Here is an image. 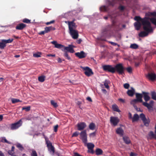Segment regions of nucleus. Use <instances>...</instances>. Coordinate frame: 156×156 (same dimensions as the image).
Instances as JSON below:
<instances>
[{"label": "nucleus", "mask_w": 156, "mask_h": 156, "mask_svg": "<svg viewBox=\"0 0 156 156\" xmlns=\"http://www.w3.org/2000/svg\"><path fill=\"white\" fill-rule=\"evenodd\" d=\"M103 70L106 72L114 73L115 72V69L112 66L110 65H104L102 66Z\"/></svg>", "instance_id": "nucleus-4"}, {"label": "nucleus", "mask_w": 156, "mask_h": 156, "mask_svg": "<svg viewBox=\"0 0 156 156\" xmlns=\"http://www.w3.org/2000/svg\"><path fill=\"white\" fill-rule=\"evenodd\" d=\"M46 31H45V29H44V31H41L38 34L40 35H41L42 34H45L47 33V32Z\"/></svg>", "instance_id": "nucleus-57"}, {"label": "nucleus", "mask_w": 156, "mask_h": 156, "mask_svg": "<svg viewBox=\"0 0 156 156\" xmlns=\"http://www.w3.org/2000/svg\"><path fill=\"white\" fill-rule=\"evenodd\" d=\"M55 22V20H51V21H50V22H47V23H45L46 24V25H49L51 24V23H54Z\"/></svg>", "instance_id": "nucleus-54"}, {"label": "nucleus", "mask_w": 156, "mask_h": 156, "mask_svg": "<svg viewBox=\"0 0 156 156\" xmlns=\"http://www.w3.org/2000/svg\"><path fill=\"white\" fill-rule=\"evenodd\" d=\"M119 121V119L117 117L112 116L110 117V122L115 126H116L117 125Z\"/></svg>", "instance_id": "nucleus-13"}, {"label": "nucleus", "mask_w": 156, "mask_h": 156, "mask_svg": "<svg viewBox=\"0 0 156 156\" xmlns=\"http://www.w3.org/2000/svg\"><path fill=\"white\" fill-rule=\"evenodd\" d=\"M110 42L112 45L114 46L118 45V47L119 46V45L117 44V43L112 42Z\"/></svg>", "instance_id": "nucleus-59"}, {"label": "nucleus", "mask_w": 156, "mask_h": 156, "mask_svg": "<svg viewBox=\"0 0 156 156\" xmlns=\"http://www.w3.org/2000/svg\"><path fill=\"white\" fill-rule=\"evenodd\" d=\"M139 119V116L137 114H135L134 115L133 117L132 118V121L133 122L137 121Z\"/></svg>", "instance_id": "nucleus-29"}, {"label": "nucleus", "mask_w": 156, "mask_h": 156, "mask_svg": "<svg viewBox=\"0 0 156 156\" xmlns=\"http://www.w3.org/2000/svg\"><path fill=\"white\" fill-rule=\"evenodd\" d=\"M69 33L71 35L72 38L74 39H76L78 37V31L72 28H70Z\"/></svg>", "instance_id": "nucleus-10"}, {"label": "nucleus", "mask_w": 156, "mask_h": 156, "mask_svg": "<svg viewBox=\"0 0 156 156\" xmlns=\"http://www.w3.org/2000/svg\"><path fill=\"white\" fill-rule=\"evenodd\" d=\"M86 99L87 100H88V101H89V102H92V100L91 98L89 97H87V98Z\"/></svg>", "instance_id": "nucleus-62"}, {"label": "nucleus", "mask_w": 156, "mask_h": 156, "mask_svg": "<svg viewBox=\"0 0 156 156\" xmlns=\"http://www.w3.org/2000/svg\"><path fill=\"white\" fill-rule=\"evenodd\" d=\"M115 71H116L119 74H122L124 73L125 69L122 64L121 63L117 64L115 66Z\"/></svg>", "instance_id": "nucleus-6"}, {"label": "nucleus", "mask_w": 156, "mask_h": 156, "mask_svg": "<svg viewBox=\"0 0 156 156\" xmlns=\"http://www.w3.org/2000/svg\"><path fill=\"white\" fill-rule=\"evenodd\" d=\"M31 156H37V154L36 151L33 150H32V152L31 153Z\"/></svg>", "instance_id": "nucleus-45"}, {"label": "nucleus", "mask_w": 156, "mask_h": 156, "mask_svg": "<svg viewBox=\"0 0 156 156\" xmlns=\"http://www.w3.org/2000/svg\"><path fill=\"white\" fill-rule=\"evenodd\" d=\"M73 46L72 45H69L68 47H64V50H63L64 51L66 50L67 51L71 53H73L74 52V50L73 48Z\"/></svg>", "instance_id": "nucleus-16"}, {"label": "nucleus", "mask_w": 156, "mask_h": 156, "mask_svg": "<svg viewBox=\"0 0 156 156\" xmlns=\"http://www.w3.org/2000/svg\"><path fill=\"white\" fill-rule=\"evenodd\" d=\"M143 28L145 31H141L139 34V36L140 37L147 36L148 34L153 32V29L151 26V23H149L143 26Z\"/></svg>", "instance_id": "nucleus-1"}, {"label": "nucleus", "mask_w": 156, "mask_h": 156, "mask_svg": "<svg viewBox=\"0 0 156 156\" xmlns=\"http://www.w3.org/2000/svg\"><path fill=\"white\" fill-rule=\"evenodd\" d=\"M151 98L152 99L156 100V93L152 92L151 93Z\"/></svg>", "instance_id": "nucleus-40"}, {"label": "nucleus", "mask_w": 156, "mask_h": 156, "mask_svg": "<svg viewBox=\"0 0 156 156\" xmlns=\"http://www.w3.org/2000/svg\"><path fill=\"white\" fill-rule=\"evenodd\" d=\"M45 139L48 151L51 154L53 155L55 152L54 147L52 145L50 141L48 140L47 138L46 137H45Z\"/></svg>", "instance_id": "nucleus-3"}, {"label": "nucleus", "mask_w": 156, "mask_h": 156, "mask_svg": "<svg viewBox=\"0 0 156 156\" xmlns=\"http://www.w3.org/2000/svg\"><path fill=\"white\" fill-rule=\"evenodd\" d=\"M147 15L150 16H154L156 17V12H149L148 14H147ZM150 20L151 23L156 26V18H152L149 19V21Z\"/></svg>", "instance_id": "nucleus-11"}, {"label": "nucleus", "mask_w": 156, "mask_h": 156, "mask_svg": "<svg viewBox=\"0 0 156 156\" xmlns=\"http://www.w3.org/2000/svg\"><path fill=\"white\" fill-rule=\"evenodd\" d=\"M30 106H28L27 107H23L22 108V110H25L26 112H28L30 110Z\"/></svg>", "instance_id": "nucleus-48"}, {"label": "nucleus", "mask_w": 156, "mask_h": 156, "mask_svg": "<svg viewBox=\"0 0 156 156\" xmlns=\"http://www.w3.org/2000/svg\"><path fill=\"white\" fill-rule=\"evenodd\" d=\"M129 115V118L130 119H132V114L130 113L129 112L128 114Z\"/></svg>", "instance_id": "nucleus-63"}, {"label": "nucleus", "mask_w": 156, "mask_h": 156, "mask_svg": "<svg viewBox=\"0 0 156 156\" xmlns=\"http://www.w3.org/2000/svg\"><path fill=\"white\" fill-rule=\"evenodd\" d=\"M58 125H55L54 127V131L55 132H56L58 130Z\"/></svg>", "instance_id": "nucleus-56"}, {"label": "nucleus", "mask_w": 156, "mask_h": 156, "mask_svg": "<svg viewBox=\"0 0 156 156\" xmlns=\"http://www.w3.org/2000/svg\"><path fill=\"white\" fill-rule=\"evenodd\" d=\"M156 135L154 134L152 131H150L148 134V139H151L154 138Z\"/></svg>", "instance_id": "nucleus-24"}, {"label": "nucleus", "mask_w": 156, "mask_h": 156, "mask_svg": "<svg viewBox=\"0 0 156 156\" xmlns=\"http://www.w3.org/2000/svg\"><path fill=\"white\" fill-rule=\"evenodd\" d=\"M46 56L55 57V54H48Z\"/></svg>", "instance_id": "nucleus-58"}, {"label": "nucleus", "mask_w": 156, "mask_h": 156, "mask_svg": "<svg viewBox=\"0 0 156 156\" xmlns=\"http://www.w3.org/2000/svg\"><path fill=\"white\" fill-rule=\"evenodd\" d=\"M22 121L21 119L19 120L17 122L14 123L12 124L11 125V130H15L18 129L22 125Z\"/></svg>", "instance_id": "nucleus-9"}, {"label": "nucleus", "mask_w": 156, "mask_h": 156, "mask_svg": "<svg viewBox=\"0 0 156 156\" xmlns=\"http://www.w3.org/2000/svg\"><path fill=\"white\" fill-rule=\"evenodd\" d=\"M149 17H145L143 18H141L139 16H136L134 17L135 20L137 22H141L143 26L151 23L149 21Z\"/></svg>", "instance_id": "nucleus-2"}, {"label": "nucleus", "mask_w": 156, "mask_h": 156, "mask_svg": "<svg viewBox=\"0 0 156 156\" xmlns=\"http://www.w3.org/2000/svg\"><path fill=\"white\" fill-rule=\"evenodd\" d=\"M129 84L127 83H126L124 84L123 87L124 88L126 89H128L129 88Z\"/></svg>", "instance_id": "nucleus-51"}, {"label": "nucleus", "mask_w": 156, "mask_h": 156, "mask_svg": "<svg viewBox=\"0 0 156 156\" xmlns=\"http://www.w3.org/2000/svg\"><path fill=\"white\" fill-rule=\"evenodd\" d=\"M95 126V124L94 123L92 122L90 124L89 126V127L90 129L93 130L94 129Z\"/></svg>", "instance_id": "nucleus-36"}, {"label": "nucleus", "mask_w": 156, "mask_h": 156, "mask_svg": "<svg viewBox=\"0 0 156 156\" xmlns=\"http://www.w3.org/2000/svg\"><path fill=\"white\" fill-rule=\"evenodd\" d=\"M74 20H73L72 21L68 22L69 30H70V28H72L73 29L76 28V23L74 22Z\"/></svg>", "instance_id": "nucleus-23"}, {"label": "nucleus", "mask_w": 156, "mask_h": 156, "mask_svg": "<svg viewBox=\"0 0 156 156\" xmlns=\"http://www.w3.org/2000/svg\"><path fill=\"white\" fill-rule=\"evenodd\" d=\"M130 156H136V155L133 152H131L130 154Z\"/></svg>", "instance_id": "nucleus-64"}, {"label": "nucleus", "mask_w": 156, "mask_h": 156, "mask_svg": "<svg viewBox=\"0 0 156 156\" xmlns=\"http://www.w3.org/2000/svg\"><path fill=\"white\" fill-rule=\"evenodd\" d=\"M134 92V89L132 88L131 90H129L127 91V94L129 96L132 97L133 95Z\"/></svg>", "instance_id": "nucleus-25"}, {"label": "nucleus", "mask_w": 156, "mask_h": 156, "mask_svg": "<svg viewBox=\"0 0 156 156\" xmlns=\"http://www.w3.org/2000/svg\"><path fill=\"white\" fill-rule=\"evenodd\" d=\"M126 69L127 71L129 73H130L132 72V68L130 67L127 68Z\"/></svg>", "instance_id": "nucleus-55"}, {"label": "nucleus", "mask_w": 156, "mask_h": 156, "mask_svg": "<svg viewBox=\"0 0 156 156\" xmlns=\"http://www.w3.org/2000/svg\"><path fill=\"white\" fill-rule=\"evenodd\" d=\"M101 91H102V92L104 94H106L107 92L106 90L105 89H102Z\"/></svg>", "instance_id": "nucleus-61"}, {"label": "nucleus", "mask_w": 156, "mask_h": 156, "mask_svg": "<svg viewBox=\"0 0 156 156\" xmlns=\"http://www.w3.org/2000/svg\"><path fill=\"white\" fill-rule=\"evenodd\" d=\"M142 104L143 105L147 107V108L149 110L151 109V108H152L151 105H150V104L147 103V102H142Z\"/></svg>", "instance_id": "nucleus-28"}, {"label": "nucleus", "mask_w": 156, "mask_h": 156, "mask_svg": "<svg viewBox=\"0 0 156 156\" xmlns=\"http://www.w3.org/2000/svg\"><path fill=\"white\" fill-rule=\"evenodd\" d=\"M116 132L117 134H119L120 136H123L124 134V131L122 128L119 127L116 130Z\"/></svg>", "instance_id": "nucleus-22"}, {"label": "nucleus", "mask_w": 156, "mask_h": 156, "mask_svg": "<svg viewBox=\"0 0 156 156\" xmlns=\"http://www.w3.org/2000/svg\"><path fill=\"white\" fill-rule=\"evenodd\" d=\"M87 126L86 124L84 122H80L77 124V129L81 131L83 130Z\"/></svg>", "instance_id": "nucleus-14"}, {"label": "nucleus", "mask_w": 156, "mask_h": 156, "mask_svg": "<svg viewBox=\"0 0 156 156\" xmlns=\"http://www.w3.org/2000/svg\"><path fill=\"white\" fill-rule=\"evenodd\" d=\"M85 146H87L88 149V153L94 154V151L93 150V148L94 147V144L91 143H87L86 142V144H84Z\"/></svg>", "instance_id": "nucleus-7"}, {"label": "nucleus", "mask_w": 156, "mask_h": 156, "mask_svg": "<svg viewBox=\"0 0 156 156\" xmlns=\"http://www.w3.org/2000/svg\"><path fill=\"white\" fill-rule=\"evenodd\" d=\"M27 26V25L23 23H20L18 24L17 25L16 27V30H23Z\"/></svg>", "instance_id": "nucleus-17"}, {"label": "nucleus", "mask_w": 156, "mask_h": 156, "mask_svg": "<svg viewBox=\"0 0 156 156\" xmlns=\"http://www.w3.org/2000/svg\"><path fill=\"white\" fill-rule=\"evenodd\" d=\"M126 6L122 5L121 4H119L118 8V9L121 12H123L126 9Z\"/></svg>", "instance_id": "nucleus-30"}, {"label": "nucleus", "mask_w": 156, "mask_h": 156, "mask_svg": "<svg viewBox=\"0 0 156 156\" xmlns=\"http://www.w3.org/2000/svg\"><path fill=\"white\" fill-rule=\"evenodd\" d=\"M134 25L136 29L137 30H139L140 28L141 23L140 22H136L134 23Z\"/></svg>", "instance_id": "nucleus-27"}, {"label": "nucleus", "mask_w": 156, "mask_h": 156, "mask_svg": "<svg viewBox=\"0 0 156 156\" xmlns=\"http://www.w3.org/2000/svg\"><path fill=\"white\" fill-rule=\"evenodd\" d=\"M100 10L102 11H105L106 10V7L105 6H102L100 8Z\"/></svg>", "instance_id": "nucleus-52"}, {"label": "nucleus", "mask_w": 156, "mask_h": 156, "mask_svg": "<svg viewBox=\"0 0 156 156\" xmlns=\"http://www.w3.org/2000/svg\"><path fill=\"white\" fill-rule=\"evenodd\" d=\"M139 47V46L137 44L134 43L131 44L130 46V48H131L133 49H137Z\"/></svg>", "instance_id": "nucleus-31"}, {"label": "nucleus", "mask_w": 156, "mask_h": 156, "mask_svg": "<svg viewBox=\"0 0 156 156\" xmlns=\"http://www.w3.org/2000/svg\"><path fill=\"white\" fill-rule=\"evenodd\" d=\"M122 139L124 142L126 144H129L131 143V141L129 137L126 136H122Z\"/></svg>", "instance_id": "nucleus-18"}, {"label": "nucleus", "mask_w": 156, "mask_h": 156, "mask_svg": "<svg viewBox=\"0 0 156 156\" xmlns=\"http://www.w3.org/2000/svg\"><path fill=\"white\" fill-rule=\"evenodd\" d=\"M45 76H40L38 78V80L39 81L41 82H43L45 80Z\"/></svg>", "instance_id": "nucleus-35"}, {"label": "nucleus", "mask_w": 156, "mask_h": 156, "mask_svg": "<svg viewBox=\"0 0 156 156\" xmlns=\"http://www.w3.org/2000/svg\"><path fill=\"white\" fill-rule=\"evenodd\" d=\"M142 94L143 95L144 99L146 102H147L150 100V98L149 96V93L143 91L142 92Z\"/></svg>", "instance_id": "nucleus-19"}, {"label": "nucleus", "mask_w": 156, "mask_h": 156, "mask_svg": "<svg viewBox=\"0 0 156 156\" xmlns=\"http://www.w3.org/2000/svg\"><path fill=\"white\" fill-rule=\"evenodd\" d=\"M65 53L64 55V56L67 59L69 60L71 59V58L70 56L69 55L67 52L66 51H64Z\"/></svg>", "instance_id": "nucleus-42"}, {"label": "nucleus", "mask_w": 156, "mask_h": 156, "mask_svg": "<svg viewBox=\"0 0 156 156\" xmlns=\"http://www.w3.org/2000/svg\"><path fill=\"white\" fill-rule=\"evenodd\" d=\"M79 135V133L78 132L76 131L74 132L72 135V137H76Z\"/></svg>", "instance_id": "nucleus-50"}, {"label": "nucleus", "mask_w": 156, "mask_h": 156, "mask_svg": "<svg viewBox=\"0 0 156 156\" xmlns=\"http://www.w3.org/2000/svg\"><path fill=\"white\" fill-rule=\"evenodd\" d=\"M84 70V73L85 75L88 76H89L93 74L92 70L88 67H86L82 68Z\"/></svg>", "instance_id": "nucleus-12"}, {"label": "nucleus", "mask_w": 156, "mask_h": 156, "mask_svg": "<svg viewBox=\"0 0 156 156\" xmlns=\"http://www.w3.org/2000/svg\"><path fill=\"white\" fill-rule=\"evenodd\" d=\"M81 139L82 140L84 144H86L87 142V136L86 133V130H85L81 132L80 133Z\"/></svg>", "instance_id": "nucleus-8"}, {"label": "nucleus", "mask_w": 156, "mask_h": 156, "mask_svg": "<svg viewBox=\"0 0 156 156\" xmlns=\"http://www.w3.org/2000/svg\"><path fill=\"white\" fill-rule=\"evenodd\" d=\"M143 121L144 124V125L146 126H148L149 121L147 120L146 118L143 120Z\"/></svg>", "instance_id": "nucleus-39"}, {"label": "nucleus", "mask_w": 156, "mask_h": 156, "mask_svg": "<svg viewBox=\"0 0 156 156\" xmlns=\"http://www.w3.org/2000/svg\"><path fill=\"white\" fill-rule=\"evenodd\" d=\"M147 77L149 79L154 80L156 79V75L154 73H149L147 76Z\"/></svg>", "instance_id": "nucleus-21"}, {"label": "nucleus", "mask_w": 156, "mask_h": 156, "mask_svg": "<svg viewBox=\"0 0 156 156\" xmlns=\"http://www.w3.org/2000/svg\"><path fill=\"white\" fill-rule=\"evenodd\" d=\"M140 117L142 121L146 118L145 115L143 113L140 115Z\"/></svg>", "instance_id": "nucleus-49"}, {"label": "nucleus", "mask_w": 156, "mask_h": 156, "mask_svg": "<svg viewBox=\"0 0 156 156\" xmlns=\"http://www.w3.org/2000/svg\"><path fill=\"white\" fill-rule=\"evenodd\" d=\"M30 21V20H29L27 18H25L23 19L22 22L24 23H31Z\"/></svg>", "instance_id": "nucleus-46"}, {"label": "nucleus", "mask_w": 156, "mask_h": 156, "mask_svg": "<svg viewBox=\"0 0 156 156\" xmlns=\"http://www.w3.org/2000/svg\"><path fill=\"white\" fill-rule=\"evenodd\" d=\"M41 53L40 52H38L37 53L34 54H33V56L34 57L38 58L41 57Z\"/></svg>", "instance_id": "nucleus-41"}, {"label": "nucleus", "mask_w": 156, "mask_h": 156, "mask_svg": "<svg viewBox=\"0 0 156 156\" xmlns=\"http://www.w3.org/2000/svg\"><path fill=\"white\" fill-rule=\"evenodd\" d=\"M103 151L101 149L98 148V155H102L103 154Z\"/></svg>", "instance_id": "nucleus-53"}, {"label": "nucleus", "mask_w": 156, "mask_h": 156, "mask_svg": "<svg viewBox=\"0 0 156 156\" xmlns=\"http://www.w3.org/2000/svg\"><path fill=\"white\" fill-rule=\"evenodd\" d=\"M11 101L13 104L16 103L18 102H22V101H20L19 99L14 98H12L11 99Z\"/></svg>", "instance_id": "nucleus-37"}, {"label": "nucleus", "mask_w": 156, "mask_h": 156, "mask_svg": "<svg viewBox=\"0 0 156 156\" xmlns=\"http://www.w3.org/2000/svg\"><path fill=\"white\" fill-rule=\"evenodd\" d=\"M44 29H45L47 33H48L51 30H55V28L54 27L52 26H50L48 27H46L44 28Z\"/></svg>", "instance_id": "nucleus-26"}, {"label": "nucleus", "mask_w": 156, "mask_h": 156, "mask_svg": "<svg viewBox=\"0 0 156 156\" xmlns=\"http://www.w3.org/2000/svg\"><path fill=\"white\" fill-rule=\"evenodd\" d=\"M51 43L55 45V47L58 48H61L64 46L61 44H58L56 41H53L51 42Z\"/></svg>", "instance_id": "nucleus-20"}, {"label": "nucleus", "mask_w": 156, "mask_h": 156, "mask_svg": "<svg viewBox=\"0 0 156 156\" xmlns=\"http://www.w3.org/2000/svg\"><path fill=\"white\" fill-rule=\"evenodd\" d=\"M103 83L104 85L105 86V87L107 89H108L109 88V86L108 85L109 81L107 80H105Z\"/></svg>", "instance_id": "nucleus-38"}, {"label": "nucleus", "mask_w": 156, "mask_h": 156, "mask_svg": "<svg viewBox=\"0 0 156 156\" xmlns=\"http://www.w3.org/2000/svg\"><path fill=\"white\" fill-rule=\"evenodd\" d=\"M6 46V44L2 40L1 42H0V48L2 49H3Z\"/></svg>", "instance_id": "nucleus-33"}, {"label": "nucleus", "mask_w": 156, "mask_h": 156, "mask_svg": "<svg viewBox=\"0 0 156 156\" xmlns=\"http://www.w3.org/2000/svg\"><path fill=\"white\" fill-rule=\"evenodd\" d=\"M16 147L19 149V150L20 151H22L24 149V148L20 144H18L16 145Z\"/></svg>", "instance_id": "nucleus-44"}, {"label": "nucleus", "mask_w": 156, "mask_h": 156, "mask_svg": "<svg viewBox=\"0 0 156 156\" xmlns=\"http://www.w3.org/2000/svg\"><path fill=\"white\" fill-rule=\"evenodd\" d=\"M75 55L80 59L84 58L86 56V54L83 51H81L80 52H78L75 53Z\"/></svg>", "instance_id": "nucleus-15"}, {"label": "nucleus", "mask_w": 156, "mask_h": 156, "mask_svg": "<svg viewBox=\"0 0 156 156\" xmlns=\"http://www.w3.org/2000/svg\"><path fill=\"white\" fill-rule=\"evenodd\" d=\"M73 156H82L79 154L78 153L75 152L74 153Z\"/></svg>", "instance_id": "nucleus-60"}, {"label": "nucleus", "mask_w": 156, "mask_h": 156, "mask_svg": "<svg viewBox=\"0 0 156 156\" xmlns=\"http://www.w3.org/2000/svg\"><path fill=\"white\" fill-rule=\"evenodd\" d=\"M5 44L7 43H11L12 42L13 40V39H9L8 40H3Z\"/></svg>", "instance_id": "nucleus-43"}, {"label": "nucleus", "mask_w": 156, "mask_h": 156, "mask_svg": "<svg viewBox=\"0 0 156 156\" xmlns=\"http://www.w3.org/2000/svg\"><path fill=\"white\" fill-rule=\"evenodd\" d=\"M112 108L113 110L114 111L119 112H120V110L118 108V106L116 105H113L112 106Z\"/></svg>", "instance_id": "nucleus-32"}, {"label": "nucleus", "mask_w": 156, "mask_h": 156, "mask_svg": "<svg viewBox=\"0 0 156 156\" xmlns=\"http://www.w3.org/2000/svg\"><path fill=\"white\" fill-rule=\"evenodd\" d=\"M136 99H134L131 101L132 104H135L137 102H143L142 99L143 94L136 93Z\"/></svg>", "instance_id": "nucleus-5"}, {"label": "nucleus", "mask_w": 156, "mask_h": 156, "mask_svg": "<svg viewBox=\"0 0 156 156\" xmlns=\"http://www.w3.org/2000/svg\"><path fill=\"white\" fill-rule=\"evenodd\" d=\"M0 141L2 143H6L9 144H10L4 137H1Z\"/></svg>", "instance_id": "nucleus-34"}, {"label": "nucleus", "mask_w": 156, "mask_h": 156, "mask_svg": "<svg viewBox=\"0 0 156 156\" xmlns=\"http://www.w3.org/2000/svg\"><path fill=\"white\" fill-rule=\"evenodd\" d=\"M51 105L55 107L56 108L58 106L57 103L55 102L53 100L51 101Z\"/></svg>", "instance_id": "nucleus-47"}]
</instances>
